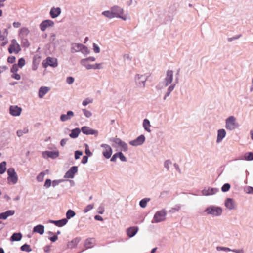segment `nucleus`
I'll return each instance as SVG.
<instances>
[{"mask_svg": "<svg viewBox=\"0 0 253 253\" xmlns=\"http://www.w3.org/2000/svg\"><path fill=\"white\" fill-rule=\"evenodd\" d=\"M21 49L20 45L15 39H12L11 41L10 44L8 48V52L10 54H18L21 51Z\"/></svg>", "mask_w": 253, "mask_h": 253, "instance_id": "obj_1", "label": "nucleus"}, {"mask_svg": "<svg viewBox=\"0 0 253 253\" xmlns=\"http://www.w3.org/2000/svg\"><path fill=\"white\" fill-rule=\"evenodd\" d=\"M7 181L10 184H14L18 181V176L13 168H10L7 170Z\"/></svg>", "mask_w": 253, "mask_h": 253, "instance_id": "obj_2", "label": "nucleus"}, {"mask_svg": "<svg viewBox=\"0 0 253 253\" xmlns=\"http://www.w3.org/2000/svg\"><path fill=\"white\" fill-rule=\"evenodd\" d=\"M205 211L208 214H211L214 216H219L221 214L222 210L219 207L211 206L207 208Z\"/></svg>", "mask_w": 253, "mask_h": 253, "instance_id": "obj_3", "label": "nucleus"}, {"mask_svg": "<svg viewBox=\"0 0 253 253\" xmlns=\"http://www.w3.org/2000/svg\"><path fill=\"white\" fill-rule=\"evenodd\" d=\"M238 126V124L236 122V119L233 116H230L226 119V127L227 129H234Z\"/></svg>", "mask_w": 253, "mask_h": 253, "instance_id": "obj_4", "label": "nucleus"}, {"mask_svg": "<svg viewBox=\"0 0 253 253\" xmlns=\"http://www.w3.org/2000/svg\"><path fill=\"white\" fill-rule=\"evenodd\" d=\"M166 211L164 210L157 211L154 217L155 222L158 223L164 221L166 219Z\"/></svg>", "mask_w": 253, "mask_h": 253, "instance_id": "obj_5", "label": "nucleus"}, {"mask_svg": "<svg viewBox=\"0 0 253 253\" xmlns=\"http://www.w3.org/2000/svg\"><path fill=\"white\" fill-rule=\"evenodd\" d=\"M54 23L51 20H45L43 21L40 25V29L42 31H44L45 30L50 27H53Z\"/></svg>", "mask_w": 253, "mask_h": 253, "instance_id": "obj_6", "label": "nucleus"}, {"mask_svg": "<svg viewBox=\"0 0 253 253\" xmlns=\"http://www.w3.org/2000/svg\"><path fill=\"white\" fill-rule=\"evenodd\" d=\"M22 112V108L17 105H12L9 107L10 114L13 116H19Z\"/></svg>", "mask_w": 253, "mask_h": 253, "instance_id": "obj_7", "label": "nucleus"}, {"mask_svg": "<svg viewBox=\"0 0 253 253\" xmlns=\"http://www.w3.org/2000/svg\"><path fill=\"white\" fill-rule=\"evenodd\" d=\"M101 147L103 148L102 154L107 159H109L112 153V149L110 146L107 144H102Z\"/></svg>", "mask_w": 253, "mask_h": 253, "instance_id": "obj_8", "label": "nucleus"}, {"mask_svg": "<svg viewBox=\"0 0 253 253\" xmlns=\"http://www.w3.org/2000/svg\"><path fill=\"white\" fill-rule=\"evenodd\" d=\"M117 8H111L110 11H106L102 12V14L109 18H112L115 16H120L119 14L115 11L117 10Z\"/></svg>", "mask_w": 253, "mask_h": 253, "instance_id": "obj_9", "label": "nucleus"}, {"mask_svg": "<svg viewBox=\"0 0 253 253\" xmlns=\"http://www.w3.org/2000/svg\"><path fill=\"white\" fill-rule=\"evenodd\" d=\"M78 168L76 166L72 167L70 169L65 173L64 176L66 178H72L74 177L75 174L77 172Z\"/></svg>", "mask_w": 253, "mask_h": 253, "instance_id": "obj_10", "label": "nucleus"}, {"mask_svg": "<svg viewBox=\"0 0 253 253\" xmlns=\"http://www.w3.org/2000/svg\"><path fill=\"white\" fill-rule=\"evenodd\" d=\"M145 141V137L141 135L138 137L136 139L131 141L129 144L132 146H138L143 143Z\"/></svg>", "mask_w": 253, "mask_h": 253, "instance_id": "obj_11", "label": "nucleus"}, {"mask_svg": "<svg viewBox=\"0 0 253 253\" xmlns=\"http://www.w3.org/2000/svg\"><path fill=\"white\" fill-rule=\"evenodd\" d=\"M173 80V71L168 70L167 72L166 76L165 78V85L168 86L171 83Z\"/></svg>", "mask_w": 253, "mask_h": 253, "instance_id": "obj_12", "label": "nucleus"}, {"mask_svg": "<svg viewBox=\"0 0 253 253\" xmlns=\"http://www.w3.org/2000/svg\"><path fill=\"white\" fill-rule=\"evenodd\" d=\"M50 88L46 86H42L40 88L38 92V96L40 98L43 97L45 94H46L49 90Z\"/></svg>", "mask_w": 253, "mask_h": 253, "instance_id": "obj_13", "label": "nucleus"}, {"mask_svg": "<svg viewBox=\"0 0 253 253\" xmlns=\"http://www.w3.org/2000/svg\"><path fill=\"white\" fill-rule=\"evenodd\" d=\"M43 156L44 158L50 157L52 158H55L59 156L58 152H53V151H45L42 153Z\"/></svg>", "mask_w": 253, "mask_h": 253, "instance_id": "obj_14", "label": "nucleus"}, {"mask_svg": "<svg viewBox=\"0 0 253 253\" xmlns=\"http://www.w3.org/2000/svg\"><path fill=\"white\" fill-rule=\"evenodd\" d=\"M61 13V9L59 7L52 8L50 11V15L52 18L58 17Z\"/></svg>", "mask_w": 253, "mask_h": 253, "instance_id": "obj_15", "label": "nucleus"}, {"mask_svg": "<svg viewBox=\"0 0 253 253\" xmlns=\"http://www.w3.org/2000/svg\"><path fill=\"white\" fill-rule=\"evenodd\" d=\"M74 116V113L72 111H68L67 114H62L60 116V120L65 122L70 119Z\"/></svg>", "mask_w": 253, "mask_h": 253, "instance_id": "obj_16", "label": "nucleus"}, {"mask_svg": "<svg viewBox=\"0 0 253 253\" xmlns=\"http://www.w3.org/2000/svg\"><path fill=\"white\" fill-rule=\"evenodd\" d=\"M138 230V228L137 227L133 226L127 229V234L129 237H132L134 236L136 233L137 232Z\"/></svg>", "mask_w": 253, "mask_h": 253, "instance_id": "obj_17", "label": "nucleus"}, {"mask_svg": "<svg viewBox=\"0 0 253 253\" xmlns=\"http://www.w3.org/2000/svg\"><path fill=\"white\" fill-rule=\"evenodd\" d=\"M14 211L8 210L0 214V219H6L8 217L13 215L14 214Z\"/></svg>", "mask_w": 253, "mask_h": 253, "instance_id": "obj_18", "label": "nucleus"}, {"mask_svg": "<svg viewBox=\"0 0 253 253\" xmlns=\"http://www.w3.org/2000/svg\"><path fill=\"white\" fill-rule=\"evenodd\" d=\"M80 241V239L79 238H74L72 241L68 242L67 246L70 249L74 248L77 245Z\"/></svg>", "mask_w": 253, "mask_h": 253, "instance_id": "obj_19", "label": "nucleus"}, {"mask_svg": "<svg viewBox=\"0 0 253 253\" xmlns=\"http://www.w3.org/2000/svg\"><path fill=\"white\" fill-rule=\"evenodd\" d=\"M29 33V29L26 27H23L20 29L19 33V37L20 38H24L26 37Z\"/></svg>", "mask_w": 253, "mask_h": 253, "instance_id": "obj_20", "label": "nucleus"}, {"mask_svg": "<svg viewBox=\"0 0 253 253\" xmlns=\"http://www.w3.org/2000/svg\"><path fill=\"white\" fill-rule=\"evenodd\" d=\"M49 222L50 223H54L55 225L58 227H62L67 223V220L66 219H62L57 221L50 220Z\"/></svg>", "mask_w": 253, "mask_h": 253, "instance_id": "obj_21", "label": "nucleus"}, {"mask_svg": "<svg viewBox=\"0 0 253 253\" xmlns=\"http://www.w3.org/2000/svg\"><path fill=\"white\" fill-rule=\"evenodd\" d=\"M82 131L83 133L85 134H94L96 133V131L86 126H83L82 128Z\"/></svg>", "mask_w": 253, "mask_h": 253, "instance_id": "obj_22", "label": "nucleus"}, {"mask_svg": "<svg viewBox=\"0 0 253 253\" xmlns=\"http://www.w3.org/2000/svg\"><path fill=\"white\" fill-rule=\"evenodd\" d=\"M33 231L42 235L44 232V227L43 225H38L34 227Z\"/></svg>", "mask_w": 253, "mask_h": 253, "instance_id": "obj_23", "label": "nucleus"}, {"mask_svg": "<svg viewBox=\"0 0 253 253\" xmlns=\"http://www.w3.org/2000/svg\"><path fill=\"white\" fill-rule=\"evenodd\" d=\"M226 132L223 129H219L218 131V135L217 138V142H220L222 139L225 136Z\"/></svg>", "mask_w": 253, "mask_h": 253, "instance_id": "obj_24", "label": "nucleus"}, {"mask_svg": "<svg viewBox=\"0 0 253 253\" xmlns=\"http://www.w3.org/2000/svg\"><path fill=\"white\" fill-rule=\"evenodd\" d=\"M225 206L229 209H233L235 207L234 201L232 199L228 198L226 201Z\"/></svg>", "mask_w": 253, "mask_h": 253, "instance_id": "obj_25", "label": "nucleus"}, {"mask_svg": "<svg viewBox=\"0 0 253 253\" xmlns=\"http://www.w3.org/2000/svg\"><path fill=\"white\" fill-rule=\"evenodd\" d=\"M112 8H117V9H118L116 10L115 12H116L117 13H118L119 14V15H120V16H115V17L120 18L124 20H126V17L125 16H123V14L124 13V10L122 8H121L120 7H118L117 6H115L113 7Z\"/></svg>", "mask_w": 253, "mask_h": 253, "instance_id": "obj_26", "label": "nucleus"}, {"mask_svg": "<svg viewBox=\"0 0 253 253\" xmlns=\"http://www.w3.org/2000/svg\"><path fill=\"white\" fill-rule=\"evenodd\" d=\"M115 142L119 146L121 147L124 151H126L127 149V144L124 142L122 141L121 139H116Z\"/></svg>", "mask_w": 253, "mask_h": 253, "instance_id": "obj_27", "label": "nucleus"}, {"mask_svg": "<svg viewBox=\"0 0 253 253\" xmlns=\"http://www.w3.org/2000/svg\"><path fill=\"white\" fill-rule=\"evenodd\" d=\"M22 235L20 233H15L12 234L10 240L12 241H19L22 238Z\"/></svg>", "mask_w": 253, "mask_h": 253, "instance_id": "obj_28", "label": "nucleus"}, {"mask_svg": "<svg viewBox=\"0 0 253 253\" xmlns=\"http://www.w3.org/2000/svg\"><path fill=\"white\" fill-rule=\"evenodd\" d=\"M81 131L80 129L78 128L74 129L72 130L71 133L70 134L69 136L70 137L72 138H77L79 135Z\"/></svg>", "mask_w": 253, "mask_h": 253, "instance_id": "obj_29", "label": "nucleus"}, {"mask_svg": "<svg viewBox=\"0 0 253 253\" xmlns=\"http://www.w3.org/2000/svg\"><path fill=\"white\" fill-rule=\"evenodd\" d=\"M94 244V239L93 238L88 239L85 242V246L86 248H90L93 247Z\"/></svg>", "mask_w": 253, "mask_h": 253, "instance_id": "obj_30", "label": "nucleus"}, {"mask_svg": "<svg viewBox=\"0 0 253 253\" xmlns=\"http://www.w3.org/2000/svg\"><path fill=\"white\" fill-rule=\"evenodd\" d=\"M47 64L51 66L55 67L57 65L56 60L50 57H48L46 59Z\"/></svg>", "mask_w": 253, "mask_h": 253, "instance_id": "obj_31", "label": "nucleus"}, {"mask_svg": "<svg viewBox=\"0 0 253 253\" xmlns=\"http://www.w3.org/2000/svg\"><path fill=\"white\" fill-rule=\"evenodd\" d=\"M88 62L86 60L82 59L80 61V63L82 65L84 66L86 69L90 70L92 69V65L88 64Z\"/></svg>", "mask_w": 253, "mask_h": 253, "instance_id": "obj_32", "label": "nucleus"}, {"mask_svg": "<svg viewBox=\"0 0 253 253\" xmlns=\"http://www.w3.org/2000/svg\"><path fill=\"white\" fill-rule=\"evenodd\" d=\"M143 125L144 127V129L146 131H147L148 132H150V123L148 119H144V120L143 121Z\"/></svg>", "mask_w": 253, "mask_h": 253, "instance_id": "obj_33", "label": "nucleus"}, {"mask_svg": "<svg viewBox=\"0 0 253 253\" xmlns=\"http://www.w3.org/2000/svg\"><path fill=\"white\" fill-rule=\"evenodd\" d=\"M74 47L77 48V51H82L83 49H86V47L82 44L76 43L74 45Z\"/></svg>", "mask_w": 253, "mask_h": 253, "instance_id": "obj_34", "label": "nucleus"}, {"mask_svg": "<svg viewBox=\"0 0 253 253\" xmlns=\"http://www.w3.org/2000/svg\"><path fill=\"white\" fill-rule=\"evenodd\" d=\"M6 163L4 161L0 163V174H3L5 172L6 169Z\"/></svg>", "mask_w": 253, "mask_h": 253, "instance_id": "obj_35", "label": "nucleus"}, {"mask_svg": "<svg viewBox=\"0 0 253 253\" xmlns=\"http://www.w3.org/2000/svg\"><path fill=\"white\" fill-rule=\"evenodd\" d=\"M28 129L27 128H24L22 130H19L17 131V135L19 137L22 136L24 134L28 132Z\"/></svg>", "mask_w": 253, "mask_h": 253, "instance_id": "obj_36", "label": "nucleus"}, {"mask_svg": "<svg viewBox=\"0 0 253 253\" xmlns=\"http://www.w3.org/2000/svg\"><path fill=\"white\" fill-rule=\"evenodd\" d=\"M75 215V212L72 210H69L66 213L67 219H70Z\"/></svg>", "mask_w": 253, "mask_h": 253, "instance_id": "obj_37", "label": "nucleus"}, {"mask_svg": "<svg viewBox=\"0 0 253 253\" xmlns=\"http://www.w3.org/2000/svg\"><path fill=\"white\" fill-rule=\"evenodd\" d=\"M245 159L248 161H251L253 160V153L249 152L245 154Z\"/></svg>", "mask_w": 253, "mask_h": 253, "instance_id": "obj_38", "label": "nucleus"}, {"mask_svg": "<svg viewBox=\"0 0 253 253\" xmlns=\"http://www.w3.org/2000/svg\"><path fill=\"white\" fill-rule=\"evenodd\" d=\"M21 250L23 251H26L29 252L32 251V249L30 245L27 244H24L21 247Z\"/></svg>", "mask_w": 253, "mask_h": 253, "instance_id": "obj_39", "label": "nucleus"}, {"mask_svg": "<svg viewBox=\"0 0 253 253\" xmlns=\"http://www.w3.org/2000/svg\"><path fill=\"white\" fill-rule=\"evenodd\" d=\"M25 64V60L24 58H21L19 59L18 62V66L20 68H22Z\"/></svg>", "mask_w": 253, "mask_h": 253, "instance_id": "obj_40", "label": "nucleus"}, {"mask_svg": "<svg viewBox=\"0 0 253 253\" xmlns=\"http://www.w3.org/2000/svg\"><path fill=\"white\" fill-rule=\"evenodd\" d=\"M230 188V185L228 183H226L223 185V186L222 187V191L223 192H227L228 191Z\"/></svg>", "mask_w": 253, "mask_h": 253, "instance_id": "obj_41", "label": "nucleus"}, {"mask_svg": "<svg viewBox=\"0 0 253 253\" xmlns=\"http://www.w3.org/2000/svg\"><path fill=\"white\" fill-rule=\"evenodd\" d=\"M117 155L118 158H119L122 161H126V158L122 152L117 153Z\"/></svg>", "mask_w": 253, "mask_h": 253, "instance_id": "obj_42", "label": "nucleus"}, {"mask_svg": "<svg viewBox=\"0 0 253 253\" xmlns=\"http://www.w3.org/2000/svg\"><path fill=\"white\" fill-rule=\"evenodd\" d=\"M44 173L41 172L37 177V179L38 181H42L44 179Z\"/></svg>", "mask_w": 253, "mask_h": 253, "instance_id": "obj_43", "label": "nucleus"}, {"mask_svg": "<svg viewBox=\"0 0 253 253\" xmlns=\"http://www.w3.org/2000/svg\"><path fill=\"white\" fill-rule=\"evenodd\" d=\"M147 201L148 200L146 199H142V200L140 201V206L142 207V208H145L146 207V205H147Z\"/></svg>", "mask_w": 253, "mask_h": 253, "instance_id": "obj_44", "label": "nucleus"}, {"mask_svg": "<svg viewBox=\"0 0 253 253\" xmlns=\"http://www.w3.org/2000/svg\"><path fill=\"white\" fill-rule=\"evenodd\" d=\"M94 207V205L92 204H90L87 205L86 208L84 210V212L86 213L89 211L90 210L92 209Z\"/></svg>", "mask_w": 253, "mask_h": 253, "instance_id": "obj_45", "label": "nucleus"}, {"mask_svg": "<svg viewBox=\"0 0 253 253\" xmlns=\"http://www.w3.org/2000/svg\"><path fill=\"white\" fill-rule=\"evenodd\" d=\"M84 115L87 118L90 117L92 115V113L89 111H88L85 109H83Z\"/></svg>", "mask_w": 253, "mask_h": 253, "instance_id": "obj_46", "label": "nucleus"}, {"mask_svg": "<svg viewBox=\"0 0 253 253\" xmlns=\"http://www.w3.org/2000/svg\"><path fill=\"white\" fill-rule=\"evenodd\" d=\"M92 102H93V100L92 99H89V98H86L83 101L82 104H83V105L84 106H86L87 104L92 103Z\"/></svg>", "mask_w": 253, "mask_h": 253, "instance_id": "obj_47", "label": "nucleus"}, {"mask_svg": "<svg viewBox=\"0 0 253 253\" xmlns=\"http://www.w3.org/2000/svg\"><path fill=\"white\" fill-rule=\"evenodd\" d=\"M22 43L24 47H28L29 46V43L27 39L22 38Z\"/></svg>", "mask_w": 253, "mask_h": 253, "instance_id": "obj_48", "label": "nucleus"}, {"mask_svg": "<svg viewBox=\"0 0 253 253\" xmlns=\"http://www.w3.org/2000/svg\"><path fill=\"white\" fill-rule=\"evenodd\" d=\"M101 68H102V63H96L92 66V69H100Z\"/></svg>", "mask_w": 253, "mask_h": 253, "instance_id": "obj_49", "label": "nucleus"}, {"mask_svg": "<svg viewBox=\"0 0 253 253\" xmlns=\"http://www.w3.org/2000/svg\"><path fill=\"white\" fill-rule=\"evenodd\" d=\"M16 58L14 56H9L7 58V62L9 63H13L15 62Z\"/></svg>", "mask_w": 253, "mask_h": 253, "instance_id": "obj_50", "label": "nucleus"}, {"mask_svg": "<svg viewBox=\"0 0 253 253\" xmlns=\"http://www.w3.org/2000/svg\"><path fill=\"white\" fill-rule=\"evenodd\" d=\"M11 77L17 80H19L21 78L20 75L17 73H13V74L11 75Z\"/></svg>", "mask_w": 253, "mask_h": 253, "instance_id": "obj_51", "label": "nucleus"}, {"mask_svg": "<svg viewBox=\"0 0 253 253\" xmlns=\"http://www.w3.org/2000/svg\"><path fill=\"white\" fill-rule=\"evenodd\" d=\"M18 70V65L17 64H14L11 68V72L13 73H17Z\"/></svg>", "mask_w": 253, "mask_h": 253, "instance_id": "obj_52", "label": "nucleus"}, {"mask_svg": "<svg viewBox=\"0 0 253 253\" xmlns=\"http://www.w3.org/2000/svg\"><path fill=\"white\" fill-rule=\"evenodd\" d=\"M83 154L82 152L79 151H76L75 153V159H78Z\"/></svg>", "mask_w": 253, "mask_h": 253, "instance_id": "obj_53", "label": "nucleus"}, {"mask_svg": "<svg viewBox=\"0 0 253 253\" xmlns=\"http://www.w3.org/2000/svg\"><path fill=\"white\" fill-rule=\"evenodd\" d=\"M93 51L95 53H98L100 52V48L95 43H93Z\"/></svg>", "mask_w": 253, "mask_h": 253, "instance_id": "obj_54", "label": "nucleus"}, {"mask_svg": "<svg viewBox=\"0 0 253 253\" xmlns=\"http://www.w3.org/2000/svg\"><path fill=\"white\" fill-rule=\"evenodd\" d=\"M202 192L204 195H208L212 194V190L209 189L208 190H204Z\"/></svg>", "mask_w": 253, "mask_h": 253, "instance_id": "obj_55", "label": "nucleus"}, {"mask_svg": "<svg viewBox=\"0 0 253 253\" xmlns=\"http://www.w3.org/2000/svg\"><path fill=\"white\" fill-rule=\"evenodd\" d=\"M51 180H50V179H46L45 182V183H44V186L46 188H49L51 186Z\"/></svg>", "mask_w": 253, "mask_h": 253, "instance_id": "obj_56", "label": "nucleus"}, {"mask_svg": "<svg viewBox=\"0 0 253 253\" xmlns=\"http://www.w3.org/2000/svg\"><path fill=\"white\" fill-rule=\"evenodd\" d=\"M67 82L69 84H72L74 81V79L73 77H69L67 78Z\"/></svg>", "mask_w": 253, "mask_h": 253, "instance_id": "obj_57", "label": "nucleus"}, {"mask_svg": "<svg viewBox=\"0 0 253 253\" xmlns=\"http://www.w3.org/2000/svg\"><path fill=\"white\" fill-rule=\"evenodd\" d=\"M171 164V162L169 160H167L165 162V167L167 169H169V166Z\"/></svg>", "mask_w": 253, "mask_h": 253, "instance_id": "obj_58", "label": "nucleus"}, {"mask_svg": "<svg viewBox=\"0 0 253 253\" xmlns=\"http://www.w3.org/2000/svg\"><path fill=\"white\" fill-rule=\"evenodd\" d=\"M50 246H46L44 247L43 250L45 253H48L50 251Z\"/></svg>", "mask_w": 253, "mask_h": 253, "instance_id": "obj_59", "label": "nucleus"}, {"mask_svg": "<svg viewBox=\"0 0 253 253\" xmlns=\"http://www.w3.org/2000/svg\"><path fill=\"white\" fill-rule=\"evenodd\" d=\"M87 160H88V157L86 156H84L82 158V163L83 164H85L86 163H87Z\"/></svg>", "mask_w": 253, "mask_h": 253, "instance_id": "obj_60", "label": "nucleus"}, {"mask_svg": "<svg viewBox=\"0 0 253 253\" xmlns=\"http://www.w3.org/2000/svg\"><path fill=\"white\" fill-rule=\"evenodd\" d=\"M84 59L86 60V61H87V62H88V61L93 62V61H95V58L94 57H89L87 58Z\"/></svg>", "mask_w": 253, "mask_h": 253, "instance_id": "obj_61", "label": "nucleus"}, {"mask_svg": "<svg viewBox=\"0 0 253 253\" xmlns=\"http://www.w3.org/2000/svg\"><path fill=\"white\" fill-rule=\"evenodd\" d=\"M67 140L68 139H62L60 142L61 145L63 147L66 144Z\"/></svg>", "mask_w": 253, "mask_h": 253, "instance_id": "obj_62", "label": "nucleus"}, {"mask_svg": "<svg viewBox=\"0 0 253 253\" xmlns=\"http://www.w3.org/2000/svg\"><path fill=\"white\" fill-rule=\"evenodd\" d=\"M85 153L86 155L88 156H90L91 155V153L90 152V150L88 149V146L86 145V148H85Z\"/></svg>", "mask_w": 253, "mask_h": 253, "instance_id": "obj_63", "label": "nucleus"}, {"mask_svg": "<svg viewBox=\"0 0 253 253\" xmlns=\"http://www.w3.org/2000/svg\"><path fill=\"white\" fill-rule=\"evenodd\" d=\"M13 25L15 28H18L21 26V23L19 22H14Z\"/></svg>", "mask_w": 253, "mask_h": 253, "instance_id": "obj_64", "label": "nucleus"}]
</instances>
